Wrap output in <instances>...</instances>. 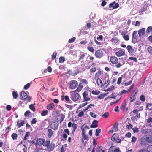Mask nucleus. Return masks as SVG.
Instances as JSON below:
<instances>
[{"mask_svg": "<svg viewBox=\"0 0 152 152\" xmlns=\"http://www.w3.org/2000/svg\"><path fill=\"white\" fill-rule=\"evenodd\" d=\"M20 98L22 100L26 99L27 102H30L31 99V97L29 96H28L27 94L23 91H22L20 94Z\"/></svg>", "mask_w": 152, "mask_h": 152, "instance_id": "obj_3", "label": "nucleus"}, {"mask_svg": "<svg viewBox=\"0 0 152 152\" xmlns=\"http://www.w3.org/2000/svg\"><path fill=\"white\" fill-rule=\"evenodd\" d=\"M138 90L137 88L134 89L131 94L129 99L130 102H133L136 99V96L138 93Z\"/></svg>", "mask_w": 152, "mask_h": 152, "instance_id": "obj_4", "label": "nucleus"}, {"mask_svg": "<svg viewBox=\"0 0 152 152\" xmlns=\"http://www.w3.org/2000/svg\"><path fill=\"white\" fill-rule=\"evenodd\" d=\"M103 39V36L102 35H100L99 37H97V39L100 41H102Z\"/></svg>", "mask_w": 152, "mask_h": 152, "instance_id": "obj_59", "label": "nucleus"}, {"mask_svg": "<svg viewBox=\"0 0 152 152\" xmlns=\"http://www.w3.org/2000/svg\"><path fill=\"white\" fill-rule=\"evenodd\" d=\"M118 123L117 122H116L115 124L113 125V128L112 129L114 132H117L118 130Z\"/></svg>", "mask_w": 152, "mask_h": 152, "instance_id": "obj_24", "label": "nucleus"}, {"mask_svg": "<svg viewBox=\"0 0 152 152\" xmlns=\"http://www.w3.org/2000/svg\"><path fill=\"white\" fill-rule=\"evenodd\" d=\"M147 50L151 54H152V47H148Z\"/></svg>", "mask_w": 152, "mask_h": 152, "instance_id": "obj_63", "label": "nucleus"}, {"mask_svg": "<svg viewBox=\"0 0 152 152\" xmlns=\"http://www.w3.org/2000/svg\"><path fill=\"white\" fill-rule=\"evenodd\" d=\"M128 92V91L126 90H123L122 91H121L120 94H118L119 95H120L121 96H122L124 94H126Z\"/></svg>", "mask_w": 152, "mask_h": 152, "instance_id": "obj_53", "label": "nucleus"}, {"mask_svg": "<svg viewBox=\"0 0 152 152\" xmlns=\"http://www.w3.org/2000/svg\"><path fill=\"white\" fill-rule=\"evenodd\" d=\"M115 54L118 57H120L121 56L124 55L125 52L122 50H119L115 53Z\"/></svg>", "mask_w": 152, "mask_h": 152, "instance_id": "obj_20", "label": "nucleus"}, {"mask_svg": "<svg viewBox=\"0 0 152 152\" xmlns=\"http://www.w3.org/2000/svg\"><path fill=\"white\" fill-rule=\"evenodd\" d=\"M111 41L112 42H114L115 44H118L119 43V39L117 37L112 38Z\"/></svg>", "mask_w": 152, "mask_h": 152, "instance_id": "obj_25", "label": "nucleus"}, {"mask_svg": "<svg viewBox=\"0 0 152 152\" xmlns=\"http://www.w3.org/2000/svg\"><path fill=\"white\" fill-rule=\"evenodd\" d=\"M103 55V52L101 49L97 50L95 52L96 57L98 58H100Z\"/></svg>", "mask_w": 152, "mask_h": 152, "instance_id": "obj_12", "label": "nucleus"}, {"mask_svg": "<svg viewBox=\"0 0 152 152\" xmlns=\"http://www.w3.org/2000/svg\"><path fill=\"white\" fill-rule=\"evenodd\" d=\"M59 117H60L59 118V121L60 123H61L63 121V120L65 118V115L63 114H60L59 115Z\"/></svg>", "mask_w": 152, "mask_h": 152, "instance_id": "obj_31", "label": "nucleus"}, {"mask_svg": "<svg viewBox=\"0 0 152 152\" xmlns=\"http://www.w3.org/2000/svg\"><path fill=\"white\" fill-rule=\"evenodd\" d=\"M81 129L82 131V138L86 140L88 139V137L87 135H86L85 133L86 132V129H89V127L85 124L81 126Z\"/></svg>", "mask_w": 152, "mask_h": 152, "instance_id": "obj_1", "label": "nucleus"}, {"mask_svg": "<svg viewBox=\"0 0 152 152\" xmlns=\"http://www.w3.org/2000/svg\"><path fill=\"white\" fill-rule=\"evenodd\" d=\"M96 79V82L98 85H99L102 83V80L99 78H97Z\"/></svg>", "mask_w": 152, "mask_h": 152, "instance_id": "obj_42", "label": "nucleus"}, {"mask_svg": "<svg viewBox=\"0 0 152 152\" xmlns=\"http://www.w3.org/2000/svg\"><path fill=\"white\" fill-rule=\"evenodd\" d=\"M115 88V87L113 86H112L108 88L106 90H104V91H112Z\"/></svg>", "mask_w": 152, "mask_h": 152, "instance_id": "obj_46", "label": "nucleus"}, {"mask_svg": "<svg viewBox=\"0 0 152 152\" xmlns=\"http://www.w3.org/2000/svg\"><path fill=\"white\" fill-rule=\"evenodd\" d=\"M109 113L108 112L105 113L103 114L102 115V116L104 117L105 118H107L109 116Z\"/></svg>", "mask_w": 152, "mask_h": 152, "instance_id": "obj_48", "label": "nucleus"}, {"mask_svg": "<svg viewBox=\"0 0 152 152\" xmlns=\"http://www.w3.org/2000/svg\"><path fill=\"white\" fill-rule=\"evenodd\" d=\"M138 36L137 34V31H136L133 32L132 34V42L133 43L135 44L138 41Z\"/></svg>", "mask_w": 152, "mask_h": 152, "instance_id": "obj_6", "label": "nucleus"}, {"mask_svg": "<svg viewBox=\"0 0 152 152\" xmlns=\"http://www.w3.org/2000/svg\"><path fill=\"white\" fill-rule=\"evenodd\" d=\"M76 39V38L75 37H73L70 39L69 41L68 42L69 43H72L74 42Z\"/></svg>", "mask_w": 152, "mask_h": 152, "instance_id": "obj_50", "label": "nucleus"}, {"mask_svg": "<svg viewBox=\"0 0 152 152\" xmlns=\"http://www.w3.org/2000/svg\"><path fill=\"white\" fill-rule=\"evenodd\" d=\"M54 104L53 103H51L47 105V108L48 110H51L54 107Z\"/></svg>", "mask_w": 152, "mask_h": 152, "instance_id": "obj_23", "label": "nucleus"}, {"mask_svg": "<svg viewBox=\"0 0 152 152\" xmlns=\"http://www.w3.org/2000/svg\"><path fill=\"white\" fill-rule=\"evenodd\" d=\"M12 95L14 98L16 99L18 97V94L17 92L15 91L12 92Z\"/></svg>", "mask_w": 152, "mask_h": 152, "instance_id": "obj_40", "label": "nucleus"}, {"mask_svg": "<svg viewBox=\"0 0 152 152\" xmlns=\"http://www.w3.org/2000/svg\"><path fill=\"white\" fill-rule=\"evenodd\" d=\"M126 49L128 52L130 54H132L134 52V49L133 48V47L131 45H128L127 46Z\"/></svg>", "mask_w": 152, "mask_h": 152, "instance_id": "obj_17", "label": "nucleus"}, {"mask_svg": "<svg viewBox=\"0 0 152 152\" xmlns=\"http://www.w3.org/2000/svg\"><path fill=\"white\" fill-rule=\"evenodd\" d=\"M100 92L98 90H93L92 91V93L94 95H98Z\"/></svg>", "mask_w": 152, "mask_h": 152, "instance_id": "obj_45", "label": "nucleus"}, {"mask_svg": "<svg viewBox=\"0 0 152 152\" xmlns=\"http://www.w3.org/2000/svg\"><path fill=\"white\" fill-rule=\"evenodd\" d=\"M64 99L65 101L67 102H69L70 101L69 96L67 95H66L64 96Z\"/></svg>", "mask_w": 152, "mask_h": 152, "instance_id": "obj_60", "label": "nucleus"}, {"mask_svg": "<svg viewBox=\"0 0 152 152\" xmlns=\"http://www.w3.org/2000/svg\"><path fill=\"white\" fill-rule=\"evenodd\" d=\"M80 97L79 94L78 93L72 94L71 95V98L74 102L78 101Z\"/></svg>", "mask_w": 152, "mask_h": 152, "instance_id": "obj_9", "label": "nucleus"}, {"mask_svg": "<svg viewBox=\"0 0 152 152\" xmlns=\"http://www.w3.org/2000/svg\"><path fill=\"white\" fill-rule=\"evenodd\" d=\"M146 108L147 109L149 110H152V103H147L146 105Z\"/></svg>", "mask_w": 152, "mask_h": 152, "instance_id": "obj_37", "label": "nucleus"}, {"mask_svg": "<svg viewBox=\"0 0 152 152\" xmlns=\"http://www.w3.org/2000/svg\"><path fill=\"white\" fill-rule=\"evenodd\" d=\"M97 70L98 72L96 73L95 75V79L97 78H99L101 75L103 73V71L101 70L100 69H98Z\"/></svg>", "mask_w": 152, "mask_h": 152, "instance_id": "obj_19", "label": "nucleus"}, {"mask_svg": "<svg viewBox=\"0 0 152 152\" xmlns=\"http://www.w3.org/2000/svg\"><path fill=\"white\" fill-rule=\"evenodd\" d=\"M126 75V73H125L124 75H121L122 77H119L118 78V81H117V84H119L121 82L122 79V77L123 78L124 77H125Z\"/></svg>", "mask_w": 152, "mask_h": 152, "instance_id": "obj_27", "label": "nucleus"}, {"mask_svg": "<svg viewBox=\"0 0 152 152\" xmlns=\"http://www.w3.org/2000/svg\"><path fill=\"white\" fill-rule=\"evenodd\" d=\"M98 121L96 120H94L92 123V124L90 126L91 128H96L98 126Z\"/></svg>", "mask_w": 152, "mask_h": 152, "instance_id": "obj_18", "label": "nucleus"}, {"mask_svg": "<svg viewBox=\"0 0 152 152\" xmlns=\"http://www.w3.org/2000/svg\"><path fill=\"white\" fill-rule=\"evenodd\" d=\"M126 100H125L124 101L123 103L121 105V108L122 109L123 112L124 111L126 105Z\"/></svg>", "mask_w": 152, "mask_h": 152, "instance_id": "obj_22", "label": "nucleus"}, {"mask_svg": "<svg viewBox=\"0 0 152 152\" xmlns=\"http://www.w3.org/2000/svg\"><path fill=\"white\" fill-rule=\"evenodd\" d=\"M65 61V58L64 57L61 56L59 58V61L60 63H63Z\"/></svg>", "mask_w": 152, "mask_h": 152, "instance_id": "obj_43", "label": "nucleus"}, {"mask_svg": "<svg viewBox=\"0 0 152 152\" xmlns=\"http://www.w3.org/2000/svg\"><path fill=\"white\" fill-rule=\"evenodd\" d=\"M59 124L58 122H52L50 124V126L51 129L54 130H56L58 128Z\"/></svg>", "mask_w": 152, "mask_h": 152, "instance_id": "obj_13", "label": "nucleus"}, {"mask_svg": "<svg viewBox=\"0 0 152 152\" xmlns=\"http://www.w3.org/2000/svg\"><path fill=\"white\" fill-rule=\"evenodd\" d=\"M88 83V82L85 79H82L81 81V83L79 84V86L76 89V91L79 92L83 88V85L82 84H84L85 85H87Z\"/></svg>", "mask_w": 152, "mask_h": 152, "instance_id": "obj_5", "label": "nucleus"}, {"mask_svg": "<svg viewBox=\"0 0 152 152\" xmlns=\"http://www.w3.org/2000/svg\"><path fill=\"white\" fill-rule=\"evenodd\" d=\"M145 28H142L138 31V34L140 37H141L145 34Z\"/></svg>", "mask_w": 152, "mask_h": 152, "instance_id": "obj_16", "label": "nucleus"}, {"mask_svg": "<svg viewBox=\"0 0 152 152\" xmlns=\"http://www.w3.org/2000/svg\"><path fill=\"white\" fill-rule=\"evenodd\" d=\"M87 49L90 52L93 53L94 52V49L92 46H88L87 48Z\"/></svg>", "mask_w": 152, "mask_h": 152, "instance_id": "obj_38", "label": "nucleus"}, {"mask_svg": "<svg viewBox=\"0 0 152 152\" xmlns=\"http://www.w3.org/2000/svg\"><path fill=\"white\" fill-rule=\"evenodd\" d=\"M148 152H152V145H148L147 148Z\"/></svg>", "mask_w": 152, "mask_h": 152, "instance_id": "obj_36", "label": "nucleus"}, {"mask_svg": "<svg viewBox=\"0 0 152 152\" xmlns=\"http://www.w3.org/2000/svg\"><path fill=\"white\" fill-rule=\"evenodd\" d=\"M96 70V69L95 67H93L90 70V73L94 72Z\"/></svg>", "mask_w": 152, "mask_h": 152, "instance_id": "obj_56", "label": "nucleus"}, {"mask_svg": "<svg viewBox=\"0 0 152 152\" xmlns=\"http://www.w3.org/2000/svg\"><path fill=\"white\" fill-rule=\"evenodd\" d=\"M152 123V118L151 117L149 118L147 120L146 123L148 126H149V124Z\"/></svg>", "mask_w": 152, "mask_h": 152, "instance_id": "obj_33", "label": "nucleus"}, {"mask_svg": "<svg viewBox=\"0 0 152 152\" xmlns=\"http://www.w3.org/2000/svg\"><path fill=\"white\" fill-rule=\"evenodd\" d=\"M101 132L100 129L98 128L96 130L95 135L96 136H98L99 135V133Z\"/></svg>", "mask_w": 152, "mask_h": 152, "instance_id": "obj_44", "label": "nucleus"}, {"mask_svg": "<svg viewBox=\"0 0 152 152\" xmlns=\"http://www.w3.org/2000/svg\"><path fill=\"white\" fill-rule=\"evenodd\" d=\"M105 96L104 94H101L99 96H97V98L98 99H100L103 98Z\"/></svg>", "mask_w": 152, "mask_h": 152, "instance_id": "obj_57", "label": "nucleus"}, {"mask_svg": "<svg viewBox=\"0 0 152 152\" xmlns=\"http://www.w3.org/2000/svg\"><path fill=\"white\" fill-rule=\"evenodd\" d=\"M145 137L144 136H143L141 138L140 143L141 146H146L149 144Z\"/></svg>", "mask_w": 152, "mask_h": 152, "instance_id": "obj_11", "label": "nucleus"}, {"mask_svg": "<svg viewBox=\"0 0 152 152\" xmlns=\"http://www.w3.org/2000/svg\"><path fill=\"white\" fill-rule=\"evenodd\" d=\"M148 143H152V136L151 135L144 136Z\"/></svg>", "mask_w": 152, "mask_h": 152, "instance_id": "obj_21", "label": "nucleus"}, {"mask_svg": "<svg viewBox=\"0 0 152 152\" xmlns=\"http://www.w3.org/2000/svg\"><path fill=\"white\" fill-rule=\"evenodd\" d=\"M31 84L30 83H27L25 85L24 87V89L25 90L28 89L30 87Z\"/></svg>", "mask_w": 152, "mask_h": 152, "instance_id": "obj_51", "label": "nucleus"}, {"mask_svg": "<svg viewBox=\"0 0 152 152\" xmlns=\"http://www.w3.org/2000/svg\"><path fill=\"white\" fill-rule=\"evenodd\" d=\"M129 58L130 60H133L134 61L137 62V61L136 58L135 57H129Z\"/></svg>", "mask_w": 152, "mask_h": 152, "instance_id": "obj_61", "label": "nucleus"}, {"mask_svg": "<svg viewBox=\"0 0 152 152\" xmlns=\"http://www.w3.org/2000/svg\"><path fill=\"white\" fill-rule=\"evenodd\" d=\"M31 113L29 110L26 111L24 113V115L25 116H29L31 114Z\"/></svg>", "mask_w": 152, "mask_h": 152, "instance_id": "obj_58", "label": "nucleus"}, {"mask_svg": "<svg viewBox=\"0 0 152 152\" xmlns=\"http://www.w3.org/2000/svg\"><path fill=\"white\" fill-rule=\"evenodd\" d=\"M123 38L126 41H129V36L128 35H125L123 37Z\"/></svg>", "mask_w": 152, "mask_h": 152, "instance_id": "obj_55", "label": "nucleus"}, {"mask_svg": "<svg viewBox=\"0 0 152 152\" xmlns=\"http://www.w3.org/2000/svg\"><path fill=\"white\" fill-rule=\"evenodd\" d=\"M84 115V113L83 111H81L78 113V116L79 117H82Z\"/></svg>", "mask_w": 152, "mask_h": 152, "instance_id": "obj_62", "label": "nucleus"}, {"mask_svg": "<svg viewBox=\"0 0 152 152\" xmlns=\"http://www.w3.org/2000/svg\"><path fill=\"white\" fill-rule=\"evenodd\" d=\"M90 115L91 117L94 118H95L97 116V115L95 114V113L92 112H90Z\"/></svg>", "mask_w": 152, "mask_h": 152, "instance_id": "obj_54", "label": "nucleus"}, {"mask_svg": "<svg viewBox=\"0 0 152 152\" xmlns=\"http://www.w3.org/2000/svg\"><path fill=\"white\" fill-rule=\"evenodd\" d=\"M119 6V5L118 3H116L115 1H114L109 4V7L110 8H112V9H110V10H111L116 9Z\"/></svg>", "mask_w": 152, "mask_h": 152, "instance_id": "obj_10", "label": "nucleus"}, {"mask_svg": "<svg viewBox=\"0 0 152 152\" xmlns=\"http://www.w3.org/2000/svg\"><path fill=\"white\" fill-rule=\"evenodd\" d=\"M50 140H46L45 141H44L42 145L48 148L50 144Z\"/></svg>", "mask_w": 152, "mask_h": 152, "instance_id": "obj_29", "label": "nucleus"}, {"mask_svg": "<svg viewBox=\"0 0 152 152\" xmlns=\"http://www.w3.org/2000/svg\"><path fill=\"white\" fill-rule=\"evenodd\" d=\"M69 83V86L71 89H74L78 86V82L76 80L71 81Z\"/></svg>", "mask_w": 152, "mask_h": 152, "instance_id": "obj_8", "label": "nucleus"}, {"mask_svg": "<svg viewBox=\"0 0 152 152\" xmlns=\"http://www.w3.org/2000/svg\"><path fill=\"white\" fill-rule=\"evenodd\" d=\"M150 32H152V26H151L148 27L146 30V33L148 34Z\"/></svg>", "mask_w": 152, "mask_h": 152, "instance_id": "obj_34", "label": "nucleus"}, {"mask_svg": "<svg viewBox=\"0 0 152 152\" xmlns=\"http://www.w3.org/2000/svg\"><path fill=\"white\" fill-rule=\"evenodd\" d=\"M29 108L33 112L36 111L35 107L33 104H30L29 106Z\"/></svg>", "mask_w": 152, "mask_h": 152, "instance_id": "obj_35", "label": "nucleus"}, {"mask_svg": "<svg viewBox=\"0 0 152 152\" xmlns=\"http://www.w3.org/2000/svg\"><path fill=\"white\" fill-rule=\"evenodd\" d=\"M45 141V140L40 138H38L37 139L36 142L35 144V145H42Z\"/></svg>", "mask_w": 152, "mask_h": 152, "instance_id": "obj_15", "label": "nucleus"}, {"mask_svg": "<svg viewBox=\"0 0 152 152\" xmlns=\"http://www.w3.org/2000/svg\"><path fill=\"white\" fill-rule=\"evenodd\" d=\"M48 111L47 110L43 111L41 113V115L42 116H45L48 115Z\"/></svg>", "mask_w": 152, "mask_h": 152, "instance_id": "obj_41", "label": "nucleus"}, {"mask_svg": "<svg viewBox=\"0 0 152 152\" xmlns=\"http://www.w3.org/2000/svg\"><path fill=\"white\" fill-rule=\"evenodd\" d=\"M11 137L13 140H15L17 139L18 136L16 133H13L12 134Z\"/></svg>", "mask_w": 152, "mask_h": 152, "instance_id": "obj_47", "label": "nucleus"}, {"mask_svg": "<svg viewBox=\"0 0 152 152\" xmlns=\"http://www.w3.org/2000/svg\"><path fill=\"white\" fill-rule=\"evenodd\" d=\"M55 147V145L52 143H51L49 145L48 147L47 148L48 150L49 151H51L53 150L54 148Z\"/></svg>", "mask_w": 152, "mask_h": 152, "instance_id": "obj_26", "label": "nucleus"}, {"mask_svg": "<svg viewBox=\"0 0 152 152\" xmlns=\"http://www.w3.org/2000/svg\"><path fill=\"white\" fill-rule=\"evenodd\" d=\"M110 61L112 64H116L118 62V60L117 57L112 56L110 58Z\"/></svg>", "mask_w": 152, "mask_h": 152, "instance_id": "obj_14", "label": "nucleus"}, {"mask_svg": "<svg viewBox=\"0 0 152 152\" xmlns=\"http://www.w3.org/2000/svg\"><path fill=\"white\" fill-rule=\"evenodd\" d=\"M119 135L117 134L114 133L111 137V139L113 141H115L117 143H119L121 141V139H119Z\"/></svg>", "mask_w": 152, "mask_h": 152, "instance_id": "obj_7", "label": "nucleus"}, {"mask_svg": "<svg viewBox=\"0 0 152 152\" xmlns=\"http://www.w3.org/2000/svg\"><path fill=\"white\" fill-rule=\"evenodd\" d=\"M57 55V53L56 52H54L53 54H52V60H54L56 59V55Z\"/></svg>", "mask_w": 152, "mask_h": 152, "instance_id": "obj_49", "label": "nucleus"}, {"mask_svg": "<svg viewBox=\"0 0 152 152\" xmlns=\"http://www.w3.org/2000/svg\"><path fill=\"white\" fill-rule=\"evenodd\" d=\"M86 53L81 54L79 56V58L78 59L79 61H81L83 60L85 58Z\"/></svg>", "mask_w": 152, "mask_h": 152, "instance_id": "obj_32", "label": "nucleus"}, {"mask_svg": "<svg viewBox=\"0 0 152 152\" xmlns=\"http://www.w3.org/2000/svg\"><path fill=\"white\" fill-rule=\"evenodd\" d=\"M138 152H148L147 150H146L145 149L143 148L140 149L139 151Z\"/></svg>", "mask_w": 152, "mask_h": 152, "instance_id": "obj_64", "label": "nucleus"}, {"mask_svg": "<svg viewBox=\"0 0 152 152\" xmlns=\"http://www.w3.org/2000/svg\"><path fill=\"white\" fill-rule=\"evenodd\" d=\"M140 99L142 102L145 101V98L144 95H142L140 97Z\"/></svg>", "mask_w": 152, "mask_h": 152, "instance_id": "obj_52", "label": "nucleus"}, {"mask_svg": "<svg viewBox=\"0 0 152 152\" xmlns=\"http://www.w3.org/2000/svg\"><path fill=\"white\" fill-rule=\"evenodd\" d=\"M72 127L73 128L72 132H74L77 129V124L73 123L72 125Z\"/></svg>", "mask_w": 152, "mask_h": 152, "instance_id": "obj_39", "label": "nucleus"}, {"mask_svg": "<svg viewBox=\"0 0 152 152\" xmlns=\"http://www.w3.org/2000/svg\"><path fill=\"white\" fill-rule=\"evenodd\" d=\"M48 137L50 138L53 134V131L51 129H49L48 130Z\"/></svg>", "mask_w": 152, "mask_h": 152, "instance_id": "obj_28", "label": "nucleus"}, {"mask_svg": "<svg viewBox=\"0 0 152 152\" xmlns=\"http://www.w3.org/2000/svg\"><path fill=\"white\" fill-rule=\"evenodd\" d=\"M19 120H18L17 122V126H18V128H19L25 124V122L24 121H21L20 123H19Z\"/></svg>", "mask_w": 152, "mask_h": 152, "instance_id": "obj_30", "label": "nucleus"}, {"mask_svg": "<svg viewBox=\"0 0 152 152\" xmlns=\"http://www.w3.org/2000/svg\"><path fill=\"white\" fill-rule=\"evenodd\" d=\"M84 101H88L90 100L91 96V91H84L82 94Z\"/></svg>", "mask_w": 152, "mask_h": 152, "instance_id": "obj_2", "label": "nucleus"}]
</instances>
